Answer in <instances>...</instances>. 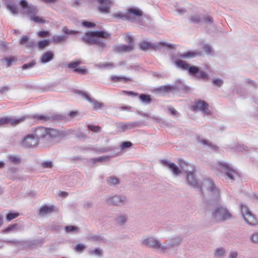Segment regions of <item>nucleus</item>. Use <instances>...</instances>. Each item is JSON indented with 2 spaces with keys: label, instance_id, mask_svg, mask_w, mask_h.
Wrapping results in <instances>:
<instances>
[{
  "label": "nucleus",
  "instance_id": "obj_8",
  "mask_svg": "<svg viewBox=\"0 0 258 258\" xmlns=\"http://www.w3.org/2000/svg\"><path fill=\"white\" fill-rule=\"evenodd\" d=\"M32 118L44 122L48 121L64 120L66 118L65 115L50 112L46 114H34Z\"/></svg>",
  "mask_w": 258,
  "mask_h": 258
},
{
  "label": "nucleus",
  "instance_id": "obj_40",
  "mask_svg": "<svg viewBox=\"0 0 258 258\" xmlns=\"http://www.w3.org/2000/svg\"><path fill=\"white\" fill-rule=\"evenodd\" d=\"M62 31L66 35H76L79 33L78 31L70 30L66 26L63 27Z\"/></svg>",
  "mask_w": 258,
  "mask_h": 258
},
{
  "label": "nucleus",
  "instance_id": "obj_16",
  "mask_svg": "<svg viewBox=\"0 0 258 258\" xmlns=\"http://www.w3.org/2000/svg\"><path fill=\"white\" fill-rule=\"evenodd\" d=\"M76 93L80 95L85 100H86L87 101H88L89 103H91L92 104V106L95 110H98L101 108L103 106V105L101 103L99 102L95 99L92 98L87 93L81 91V90H76L75 91Z\"/></svg>",
  "mask_w": 258,
  "mask_h": 258
},
{
  "label": "nucleus",
  "instance_id": "obj_15",
  "mask_svg": "<svg viewBox=\"0 0 258 258\" xmlns=\"http://www.w3.org/2000/svg\"><path fill=\"white\" fill-rule=\"evenodd\" d=\"M38 143L37 138L32 134H29L24 138L22 145L25 148H30L36 147Z\"/></svg>",
  "mask_w": 258,
  "mask_h": 258
},
{
  "label": "nucleus",
  "instance_id": "obj_24",
  "mask_svg": "<svg viewBox=\"0 0 258 258\" xmlns=\"http://www.w3.org/2000/svg\"><path fill=\"white\" fill-rule=\"evenodd\" d=\"M20 44L21 45H25L27 47L32 48L35 47V42L32 40H30L29 38L26 35H23Z\"/></svg>",
  "mask_w": 258,
  "mask_h": 258
},
{
  "label": "nucleus",
  "instance_id": "obj_58",
  "mask_svg": "<svg viewBox=\"0 0 258 258\" xmlns=\"http://www.w3.org/2000/svg\"><path fill=\"white\" fill-rule=\"evenodd\" d=\"M250 239L254 243H258V232L253 233L250 236Z\"/></svg>",
  "mask_w": 258,
  "mask_h": 258
},
{
  "label": "nucleus",
  "instance_id": "obj_21",
  "mask_svg": "<svg viewBox=\"0 0 258 258\" xmlns=\"http://www.w3.org/2000/svg\"><path fill=\"white\" fill-rule=\"evenodd\" d=\"M202 51H188L182 53H178L177 56L182 58H190L196 56H200L202 54Z\"/></svg>",
  "mask_w": 258,
  "mask_h": 258
},
{
  "label": "nucleus",
  "instance_id": "obj_23",
  "mask_svg": "<svg viewBox=\"0 0 258 258\" xmlns=\"http://www.w3.org/2000/svg\"><path fill=\"white\" fill-rule=\"evenodd\" d=\"M182 238L181 237H177L171 239H168L166 240V243L168 246V248L169 247H173L177 246L181 242Z\"/></svg>",
  "mask_w": 258,
  "mask_h": 258
},
{
  "label": "nucleus",
  "instance_id": "obj_11",
  "mask_svg": "<svg viewBox=\"0 0 258 258\" xmlns=\"http://www.w3.org/2000/svg\"><path fill=\"white\" fill-rule=\"evenodd\" d=\"M241 212L245 221L250 225H254L256 221L249 208L244 204L240 205Z\"/></svg>",
  "mask_w": 258,
  "mask_h": 258
},
{
  "label": "nucleus",
  "instance_id": "obj_60",
  "mask_svg": "<svg viewBox=\"0 0 258 258\" xmlns=\"http://www.w3.org/2000/svg\"><path fill=\"white\" fill-rule=\"evenodd\" d=\"M74 72L79 74H85L86 73L87 70L85 67H83L75 69Z\"/></svg>",
  "mask_w": 258,
  "mask_h": 258
},
{
  "label": "nucleus",
  "instance_id": "obj_54",
  "mask_svg": "<svg viewBox=\"0 0 258 258\" xmlns=\"http://www.w3.org/2000/svg\"><path fill=\"white\" fill-rule=\"evenodd\" d=\"M88 128L89 129V130L91 131L92 132H95V133H98L100 132V131L101 130V127L98 125L95 126V125L89 124V125H88Z\"/></svg>",
  "mask_w": 258,
  "mask_h": 258
},
{
  "label": "nucleus",
  "instance_id": "obj_25",
  "mask_svg": "<svg viewBox=\"0 0 258 258\" xmlns=\"http://www.w3.org/2000/svg\"><path fill=\"white\" fill-rule=\"evenodd\" d=\"M54 58V54L52 51H48L44 52L40 58L41 62L47 63L52 60Z\"/></svg>",
  "mask_w": 258,
  "mask_h": 258
},
{
  "label": "nucleus",
  "instance_id": "obj_14",
  "mask_svg": "<svg viewBox=\"0 0 258 258\" xmlns=\"http://www.w3.org/2000/svg\"><path fill=\"white\" fill-rule=\"evenodd\" d=\"M26 119V117L17 118L16 117H5L0 118V126L10 124L12 125H16L24 121Z\"/></svg>",
  "mask_w": 258,
  "mask_h": 258
},
{
  "label": "nucleus",
  "instance_id": "obj_12",
  "mask_svg": "<svg viewBox=\"0 0 258 258\" xmlns=\"http://www.w3.org/2000/svg\"><path fill=\"white\" fill-rule=\"evenodd\" d=\"M143 244L147 247L154 248L157 249L165 250L168 249V246L163 245L160 241L153 237H149L143 241Z\"/></svg>",
  "mask_w": 258,
  "mask_h": 258
},
{
  "label": "nucleus",
  "instance_id": "obj_52",
  "mask_svg": "<svg viewBox=\"0 0 258 258\" xmlns=\"http://www.w3.org/2000/svg\"><path fill=\"white\" fill-rule=\"evenodd\" d=\"M82 63V62L80 60L72 61L69 63L68 67L70 69H77V67H78L80 64Z\"/></svg>",
  "mask_w": 258,
  "mask_h": 258
},
{
  "label": "nucleus",
  "instance_id": "obj_4",
  "mask_svg": "<svg viewBox=\"0 0 258 258\" xmlns=\"http://www.w3.org/2000/svg\"><path fill=\"white\" fill-rule=\"evenodd\" d=\"M109 35L103 30L92 31L86 32L83 37V41L90 45H96L99 47L103 48L105 46V43L103 38H106Z\"/></svg>",
  "mask_w": 258,
  "mask_h": 258
},
{
  "label": "nucleus",
  "instance_id": "obj_19",
  "mask_svg": "<svg viewBox=\"0 0 258 258\" xmlns=\"http://www.w3.org/2000/svg\"><path fill=\"white\" fill-rule=\"evenodd\" d=\"M128 203L127 197L123 195H114V206L122 207Z\"/></svg>",
  "mask_w": 258,
  "mask_h": 258
},
{
  "label": "nucleus",
  "instance_id": "obj_30",
  "mask_svg": "<svg viewBox=\"0 0 258 258\" xmlns=\"http://www.w3.org/2000/svg\"><path fill=\"white\" fill-rule=\"evenodd\" d=\"M18 61V58L15 56H11L10 57H6L3 58L1 59V61L3 62H5L7 67H10L12 65L13 62H16Z\"/></svg>",
  "mask_w": 258,
  "mask_h": 258
},
{
  "label": "nucleus",
  "instance_id": "obj_43",
  "mask_svg": "<svg viewBox=\"0 0 258 258\" xmlns=\"http://www.w3.org/2000/svg\"><path fill=\"white\" fill-rule=\"evenodd\" d=\"M102 252L103 250L100 248H96L95 249H91L89 251V253L90 255H95L97 256L101 255Z\"/></svg>",
  "mask_w": 258,
  "mask_h": 258
},
{
  "label": "nucleus",
  "instance_id": "obj_51",
  "mask_svg": "<svg viewBox=\"0 0 258 258\" xmlns=\"http://www.w3.org/2000/svg\"><path fill=\"white\" fill-rule=\"evenodd\" d=\"M35 64L36 61L35 60H32L31 62L29 63L23 64L22 67V69L23 70L30 69L33 68Z\"/></svg>",
  "mask_w": 258,
  "mask_h": 258
},
{
  "label": "nucleus",
  "instance_id": "obj_3",
  "mask_svg": "<svg viewBox=\"0 0 258 258\" xmlns=\"http://www.w3.org/2000/svg\"><path fill=\"white\" fill-rule=\"evenodd\" d=\"M39 142H50L52 139H58L62 136L63 133L53 128L38 127L33 134Z\"/></svg>",
  "mask_w": 258,
  "mask_h": 258
},
{
  "label": "nucleus",
  "instance_id": "obj_55",
  "mask_svg": "<svg viewBox=\"0 0 258 258\" xmlns=\"http://www.w3.org/2000/svg\"><path fill=\"white\" fill-rule=\"evenodd\" d=\"M82 25L86 28H94L96 26L95 23L87 21H84L82 22Z\"/></svg>",
  "mask_w": 258,
  "mask_h": 258
},
{
  "label": "nucleus",
  "instance_id": "obj_32",
  "mask_svg": "<svg viewBox=\"0 0 258 258\" xmlns=\"http://www.w3.org/2000/svg\"><path fill=\"white\" fill-rule=\"evenodd\" d=\"M179 164H180V167L185 172V170L184 169V168H187L189 169H190L191 168H192V172H195V166L193 165H192L190 163H188V162H186L185 161H184L183 159L179 160Z\"/></svg>",
  "mask_w": 258,
  "mask_h": 258
},
{
  "label": "nucleus",
  "instance_id": "obj_50",
  "mask_svg": "<svg viewBox=\"0 0 258 258\" xmlns=\"http://www.w3.org/2000/svg\"><path fill=\"white\" fill-rule=\"evenodd\" d=\"M133 45L131 44L128 45H124L119 47L120 50H123L125 52H130L133 49Z\"/></svg>",
  "mask_w": 258,
  "mask_h": 258
},
{
  "label": "nucleus",
  "instance_id": "obj_56",
  "mask_svg": "<svg viewBox=\"0 0 258 258\" xmlns=\"http://www.w3.org/2000/svg\"><path fill=\"white\" fill-rule=\"evenodd\" d=\"M212 83L216 86L221 87L224 84V81L221 79H213L212 80Z\"/></svg>",
  "mask_w": 258,
  "mask_h": 258
},
{
  "label": "nucleus",
  "instance_id": "obj_5",
  "mask_svg": "<svg viewBox=\"0 0 258 258\" xmlns=\"http://www.w3.org/2000/svg\"><path fill=\"white\" fill-rule=\"evenodd\" d=\"M20 5L21 8L20 13L26 16L28 19L36 23H44L45 20L36 16L38 13V10L36 6L33 5H29L26 0H21Z\"/></svg>",
  "mask_w": 258,
  "mask_h": 258
},
{
  "label": "nucleus",
  "instance_id": "obj_28",
  "mask_svg": "<svg viewBox=\"0 0 258 258\" xmlns=\"http://www.w3.org/2000/svg\"><path fill=\"white\" fill-rule=\"evenodd\" d=\"M54 207L53 205L48 206L45 205L40 208L39 211V213L42 215L51 213L54 211Z\"/></svg>",
  "mask_w": 258,
  "mask_h": 258
},
{
  "label": "nucleus",
  "instance_id": "obj_64",
  "mask_svg": "<svg viewBox=\"0 0 258 258\" xmlns=\"http://www.w3.org/2000/svg\"><path fill=\"white\" fill-rule=\"evenodd\" d=\"M204 22L209 24H212L213 22V18L211 16L206 17L204 19Z\"/></svg>",
  "mask_w": 258,
  "mask_h": 258
},
{
  "label": "nucleus",
  "instance_id": "obj_57",
  "mask_svg": "<svg viewBox=\"0 0 258 258\" xmlns=\"http://www.w3.org/2000/svg\"><path fill=\"white\" fill-rule=\"evenodd\" d=\"M85 248V246L83 244H78L76 245L75 249L78 252H83Z\"/></svg>",
  "mask_w": 258,
  "mask_h": 258
},
{
  "label": "nucleus",
  "instance_id": "obj_41",
  "mask_svg": "<svg viewBox=\"0 0 258 258\" xmlns=\"http://www.w3.org/2000/svg\"><path fill=\"white\" fill-rule=\"evenodd\" d=\"M133 144L130 141L122 142L119 146V149L120 150H124L127 148H130L132 146Z\"/></svg>",
  "mask_w": 258,
  "mask_h": 258
},
{
  "label": "nucleus",
  "instance_id": "obj_7",
  "mask_svg": "<svg viewBox=\"0 0 258 258\" xmlns=\"http://www.w3.org/2000/svg\"><path fill=\"white\" fill-rule=\"evenodd\" d=\"M232 218L228 210L222 206H216L212 210V218L216 222H224Z\"/></svg>",
  "mask_w": 258,
  "mask_h": 258
},
{
  "label": "nucleus",
  "instance_id": "obj_61",
  "mask_svg": "<svg viewBox=\"0 0 258 258\" xmlns=\"http://www.w3.org/2000/svg\"><path fill=\"white\" fill-rule=\"evenodd\" d=\"M246 83L247 84H249L250 85L255 88H257L258 86V85L254 81H252L249 79H246Z\"/></svg>",
  "mask_w": 258,
  "mask_h": 258
},
{
  "label": "nucleus",
  "instance_id": "obj_39",
  "mask_svg": "<svg viewBox=\"0 0 258 258\" xmlns=\"http://www.w3.org/2000/svg\"><path fill=\"white\" fill-rule=\"evenodd\" d=\"M50 44L49 40L45 39L43 40L39 41L37 42V46L40 49H43L48 46Z\"/></svg>",
  "mask_w": 258,
  "mask_h": 258
},
{
  "label": "nucleus",
  "instance_id": "obj_48",
  "mask_svg": "<svg viewBox=\"0 0 258 258\" xmlns=\"http://www.w3.org/2000/svg\"><path fill=\"white\" fill-rule=\"evenodd\" d=\"M114 81H121L123 82H126L129 81H131V79L130 78H127L124 76H114L113 78Z\"/></svg>",
  "mask_w": 258,
  "mask_h": 258
},
{
  "label": "nucleus",
  "instance_id": "obj_27",
  "mask_svg": "<svg viewBox=\"0 0 258 258\" xmlns=\"http://www.w3.org/2000/svg\"><path fill=\"white\" fill-rule=\"evenodd\" d=\"M174 92H177L182 90L184 92L189 91V88L183 83L181 81H177L173 85Z\"/></svg>",
  "mask_w": 258,
  "mask_h": 258
},
{
  "label": "nucleus",
  "instance_id": "obj_26",
  "mask_svg": "<svg viewBox=\"0 0 258 258\" xmlns=\"http://www.w3.org/2000/svg\"><path fill=\"white\" fill-rule=\"evenodd\" d=\"M18 170V168L15 167H11L9 168L8 170V173L10 176V178L15 180L16 179L22 180L24 179V178L21 177L18 175H15Z\"/></svg>",
  "mask_w": 258,
  "mask_h": 258
},
{
  "label": "nucleus",
  "instance_id": "obj_44",
  "mask_svg": "<svg viewBox=\"0 0 258 258\" xmlns=\"http://www.w3.org/2000/svg\"><path fill=\"white\" fill-rule=\"evenodd\" d=\"M67 233L77 232L78 228L73 225L67 226L64 227Z\"/></svg>",
  "mask_w": 258,
  "mask_h": 258
},
{
  "label": "nucleus",
  "instance_id": "obj_36",
  "mask_svg": "<svg viewBox=\"0 0 258 258\" xmlns=\"http://www.w3.org/2000/svg\"><path fill=\"white\" fill-rule=\"evenodd\" d=\"M67 35H55L52 37V40L55 43L65 42L68 39Z\"/></svg>",
  "mask_w": 258,
  "mask_h": 258
},
{
  "label": "nucleus",
  "instance_id": "obj_53",
  "mask_svg": "<svg viewBox=\"0 0 258 258\" xmlns=\"http://www.w3.org/2000/svg\"><path fill=\"white\" fill-rule=\"evenodd\" d=\"M88 239L93 241H99L101 240V238L97 235L92 234L88 236Z\"/></svg>",
  "mask_w": 258,
  "mask_h": 258
},
{
  "label": "nucleus",
  "instance_id": "obj_17",
  "mask_svg": "<svg viewBox=\"0 0 258 258\" xmlns=\"http://www.w3.org/2000/svg\"><path fill=\"white\" fill-rule=\"evenodd\" d=\"M128 220V216L126 214H119L117 215L115 218L114 225L115 228L121 229L124 227L126 223Z\"/></svg>",
  "mask_w": 258,
  "mask_h": 258
},
{
  "label": "nucleus",
  "instance_id": "obj_49",
  "mask_svg": "<svg viewBox=\"0 0 258 258\" xmlns=\"http://www.w3.org/2000/svg\"><path fill=\"white\" fill-rule=\"evenodd\" d=\"M41 166L43 168H49L51 169L53 167L52 162L51 161H45L41 163Z\"/></svg>",
  "mask_w": 258,
  "mask_h": 258
},
{
  "label": "nucleus",
  "instance_id": "obj_2",
  "mask_svg": "<svg viewBox=\"0 0 258 258\" xmlns=\"http://www.w3.org/2000/svg\"><path fill=\"white\" fill-rule=\"evenodd\" d=\"M172 61L179 68L187 71L189 75L193 77L203 80H208L209 76L205 71L201 70L198 67L190 65L181 59H176L174 57L172 58Z\"/></svg>",
  "mask_w": 258,
  "mask_h": 258
},
{
  "label": "nucleus",
  "instance_id": "obj_1",
  "mask_svg": "<svg viewBox=\"0 0 258 258\" xmlns=\"http://www.w3.org/2000/svg\"><path fill=\"white\" fill-rule=\"evenodd\" d=\"M184 169L186 173V181L188 185L197 189L203 196V187L206 188L208 196L207 200V205L217 206L219 203L220 191L214 182L209 179H205L201 182L197 179L195 172H192V168L190 169L184 168Z\"/></svg>",
  "mask_w": 258,
  "mask_h": 258
},
{
  "label": "nucleus",
  "instance_id": "obj_31",
  "mask_svg": "<svg viewBox=\"0 0 258 258\" xmlns=\"http://www.w3.org/2000/svg\"><path fill=\"white\" fill-rule=\"evenodd\" d=\"M157 91H162L165 93H169L174 92L173 85H163L157 89Z\"/></svg>",
  "mask_w": 258,
  "mask_h": 258
},
{
  "label": "nucleus",
  "instance_id": "obj_6",
  "mask_svg": "<svg viewBox=\"0 0 258 258\" xmlns=\"http://www.w3.org/2000/svg\"><path fill=\"white\" fill-rule=\"evenodd\" d=\"M143 12L140 9L136 7H131L127 9V13L123 15L122 14H114V18H119L122 20H126L133 23L144 25L143 21L141 18L143 15Z\"/></svg>",
  "mask_w": 258,
  "mask_h": 258
},
{
  "label": "nucleus",
  "instance_id": "obj_9",
  "mask_svg": "<svg viewBox=\"0 0 258 258\" xmlns=\"http://www.w3.org/2000/svg\"><path fill=\"white\" fill-rule=\"evenodd\" d=\"M215 168L219 172L224 173L229 179H234V176L236 172L228 163L225 161L218 162L216 165Z\"/></svg>",
  "mask_w": 258,
  "mask_h": 258
},
{
  "label": "nucleus",
  "instance_id": "obj_33",
  "mask_svg": "<svg viewBox=\"0 0 258 258\" xmlns=\"http://www.w3.org/2000/svg\"><path fill=\"white\" fill-rule=\"evenodd\" d=\"M8 161L13 163L15 165H19L21 163L22 159L18 156L15 155H10L8 157Z\"/></svg>",
  "mask_w": 258,
  "mask_h": 258
},
{
  "label": "nucleus",
  "instance_id": "obj_59",
  "mask_svg": "<svg viewBox=\"0 0 258 258\" xmlns=\"http://www.w3.org/2000/svg\"><path fill=\"white\" fill-rule=\"evenodd\" d=\"M38 36L41 37H46L48 36L49 34V32L47 31L42 30L38 32Z\"/></svg>",
  "mask_w": 258,
  "mask_h": 258
},
{
  "label": "nucleus",
  "instance_id": "obj_13",
  "mask_svg": "<svg viewBox=\"0 0 258 258\" xmlns=\"http://www.w3.org/2000/svg\"><path fill=\"white\" fill-rule=\"evenodd\" d=\"M208 103L202 100H196L192 106L193 110L201 111L205 115H209L211 113V111L208 109Z\"/></svg>",
  "mask_w": 258,
  "mask_h": 258
},
{
  "label": "nucleus",
  "instance_id": "obj_62",
  "mask_svg": "<svg viewBox=\"0 0 258 258\" xmlns=\"http://www.w3.org/2000/svg\"><path fill=\"white\" fill-rule=\"evenodd\" d=\"M0 48H2L3 50H7L8 49V45L3 41H1Z\"/></svg>",
  "mask_w": 258,
  "mask_h": 258
},
{
  "label": "nucleus",
  "instance_id": "obj_46",
  "mask_svg": "<svg viewBox=\"0 0 258 258\" xmlns=\"http://www.w3.org/2000/svg\"><path fill=\"white\" fill-rule=\"evenodd\" d=\"M96 66L98 68H112L113 64L111 62H103L97 64Z\"/></svg>",
  "mask_w": 258,
  "mask_h": 258
},
{
  "label": "nucleus",
  "instance_id": "obj_22",
  "mask_svg": "<svg viewBox=\"0 0 258 258\" xmlns=\"http://www.w3.org/2000/svg\"><path fill=\"white\" fill-rule=\"evenodd\" d=\"M197 140L198 143L208 146L213 151H217L219 149V147H218L216 145L213 144L212 142L208 140H206L202 138L200 136L197 137Z\"/></svg>",
  "mask_w": 258,
  "mask_h": 258
},
{
  "label": "nucleus",
  "instance_id": "obj_29",
  "mask_svg": "<svg viewBox=\"0 0 258 258\" xmlns=\"http://www.w3.org/2000/svg\"><path fill=\"white\" fill-rule=\"evenodd\" d=\"M139 100L144 104H150L152 102V98L150 95L140 94L139 96Z\"/></svg>",
  "mask_w": 258,
  "mask_h": 258
},
{
  "label": "nucleus",
  "instance_id": "obj_20",
  "mask_svg": "<svg viewBox=\"0 0 258 258\" xmlns=\"http://www.w3.org/2000/svg\"><path fill=\"white\" fill-rule=\"evenodd\" d=\"M45 242L44 238H39L34 240H29L24 242L25 245L31 248H36L38 246H41Z\"/></svg>",
  "mask_w": 258,
  "mask_h": 258
},
{
  "label": "nucleus",
  "instance_id": "obj_34",
  "mask_svg": "<svg viewBox=\"0 0 258 258\" xmlns=\"http://www.w3.org/2000/svg\"><path fill=\"white\" fill-rule=\"evenodd\" d=\"M109 158L108 156H101L97 158H90L89 162L91 163L95 164L97 162L108 161Z\"/></svg>",
  "mask_w": 258,
  "mask_h": 258
},
{
  "label": "nucleus",
  "instance_id": "obj_37",
  "mask_svg": "<svg viewBox=\"0 0 258 258\" xmlns=\"http://www.w3.org/2000/svg\"><path fill=\"white\" fill-rule=\"evenodd\" d=\"M6 7L11 12L12 14L17 15L18 14V9L16 5L11 3H7Z\"/></svg>",
  "mask_w": 258,
  "mask_h": 258
},
{
  "label": "nucleus",
  "instance_id": "obj_35",
  "mask_svg": "<svg viewBox=\"0 0 258 258\" xmlns=\"http://www.w3.org/2000/svg\"><path fill=\"white\" fill-rule=\"evenodd\" d=\"M188 19L190 23L195 24H199L201 23L203 20L202 17L198 14L191 15L189 17Z\"/></svg>",
  "mask_w": 258,
  "mask_h": 258
},
{
  "label": "nucleus",
  "instance_id": "obj_38",
  "mask_svg": "<svg viewBox=\"0 0 258 258\" xmlns=\"http://www.w3.org/2000/svg\"><path fill=\"white\" fill-rule=\"evenodd\" d=\"M140 48L143 50H146L148 48H154V46L150 42L143 41L140 44Z\"/></svg>",
  "mask_w": 258,
  "mask_h": 258
},
{
  "label": "nucleus",
  "instance_id": "obj_63",
  "mask_svg": "<svg viewBox=\"0 0 258 258\" xmlns=\"http://www.w3.org/2000/svg\"><path fill=\"white\" fill-rule=\"evenodd\" d=\"M224 252V250L223 248H218L215 251V255L217 256H221L223 254Z\"/></svg>",
  "mask_w": 258,
  "mask_h": 258
},
{
  "label": "nucleus",
  "instance_id": "obj_18",
  "mask_svg": "<svg viewBox=\"0 0 258 258\" xmlns=\"http://www.w3.org/2000/svg\"><path fill=\"white\" fill-rule=\"evenodd\" d=\"M161 163L163 166L170 169L174 175L177 176L181 173V170L175 163L170 162L167 160H162Z\"/></svg>",
  "mask_w": 258,
  "mask_h": 258
},
{
  "label": "nucleus",
  "instance_id": "obj_47",
  "mask_svg": "<svg viewBox=\"0 0 258 258\" xmlns=\"http://www.w3.org/2000/svg\"><path fill=\"white\" fill-rule=\"evenodd\" d=\"M203 49H204V50L205 51V53L207 54H208V55L212 54V53L213 51V49H212V47L210 45L208 44L204 45L203 46Z\"/></svg>",
  "mask_w": 258,
  "mask_h": 258
},
{
  "label": "nucleus",
  "instance_id": "obj_45",
  "mask_svg": "<svg viewBox=\"0 0 258 258\" xmlns=\"http://www.w3.org/2000/svg\"><path fill=\"white\" fill-rule=\"evenodd\" d=\"M19 215V214L18 213H9L6 215V219L7 221H10L18 217Z\"/></svg>",
  "mask_w": 258,
  "mask_h": 258
},
{
  "label": "nucleus",
  "instance_id": "obj_42",
  "mask_svg": "<svg viewBox=\"0 0 258 258\" xmlns=\"http://www.w3.org/2000/svg\"><path fill=\"white\" fill-rule=\"evenodd\" d=\"M19 227L18 224H14L9 225L4 230V232L8 233L11 231H14L17 229Z\"/></svg>",
  "mask_w": 258,
  "mask_h": 258
},
{
  "label": "nucleus",
  "instance_id": "obj_10",
  "mask_svg": "<svg viewBox=\"0 0 258 258\" xmlns=\"http://www.w3.org/2000/svg\"><path fill=\"white\" fill-rule=\"evenodd\" d=\"M116 124L117 125L115 132L116 133H120L124 132L126 130L133 129L140 126L141 125V122L140 121L128 122H120L116 123Z\"/></svg>",
  "mask_w": 258,
  "mask_h": 258
}]
</instances>
